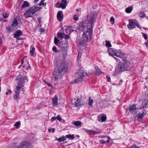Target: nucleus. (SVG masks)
I'll return each mask as SVG.
<instances>
[{
    "instance_id": "26",
    "label": "nucleus",
    "mask_w": 148,
    "mask_h": 148,
    "mask_svg": "<svg viewBox=\"0 0 148 148\" xmlns=\"http://www.w3.org/2000/svg\"><path fill=\"white\" fill-rule=\"evenodd\" d=\"M107 119L106 115L103 114L101 116V122L105 121Z\"/></svg>"
},
{
    "instance_id": "8",
    "label": "nucleus",
    "mask_w": 148,
    "mask_h": 148,
    "mask_svg": "<svg viewBox=\"0 0 148 148\" xmlns=\"http://www.w3.org/2000/svg\"><path fill=\"white\" fill-rule=\"evenodd\" d=\"M129 24L127 25V27L130 30H132L134 28V26H136L139 27V25L137 22L136 20L130 19L129 20Z\"/></svg>"
},
{
    "instance_id": "19",
    "label": "nucleus",
    "mask_w": 148,
    "mask_h": 148,
    "mask_svg": "<svg viewBox=\"0 0 148 148\" xmlns=\"http://www.w3.org/2000/svg\"><path fill=\"white\" fill-rule=\"evenodd\" d=\"M72 123L73 125H75L76 126H80L82 124V122L79 121H76L73 122Z\"/></svg>"
},
{
    "instance_id": "17",
    "label": "nucleus",
    "mask_w": 148,
    "mask_h": 148,
    "mask_svg": "<svg viewBox=\"0 0 148 148\" xmlns=\"http://www.w3.org/2000/svg\"><path fill=\"white\" fill-rule=\"evenodd\" d=\"M22 34V33L21 31L20 30H17L16 31L15 33L14 34V37L16 38H17L20 36H21Z\"/></svg>"
},
{
    "instance_id": "54",
    "label": "nucleus",
    "mask_w": 148,
    "mask_h": 148,
    "mask_svg": "<svg viewBox=\"0 0 148 148\" xmlns=\"http://www.w3.org/2000/svg\"><path fill=\"white\" fill-rule=\"evenodd\" d=\"M82 56V54L80 53H79L77 57V58H80Z\"/></svg>"
},
{
    "instance_id": "57",
    "label": "nucleus",
    "mask_w": 148,
    "mask_h": 148,
    "mask_svg": "<svg viewBox=\"0 0 148 148\" xmlns=\"http://www.w3.org/2000/svg\"><path fill=\"white\" fill-rule=\"evenodd\" d=\"M62 2L65 3H66L67 2L66 0H62Z\"/></svg>"
},
{
    "instance_id": "12",
    "label": "nucleus",
    "mask_w": 148,
    "mask_h": 148,
    "mask_svg": "<svg viewBox=\"0 0 148 148\" xmlns=\"http://www.w3.org/2000/svg\"><path fill=\"white\" fill-rule=\"evenodd\" d=\"M58 46L62 49V53L63 54V55H65L67 54L66 49L67 45L66 43L61 42L59 43Z\"/></svg>"
},
{
    "instance_id": "31",
    "label": "nucleus",
    "mask_w": 148,
    "mask_h": 148,
    "mask_svg": "<svg viewBox=\"0 0 148 148\" xmlns=\"http://www.w3.org/2000/svg\"><path fill=\"white\" fill-rule=\"evenodd\" d=\"M58 37L59 38H62L64 37L63 36L64 35V33H58Z\"/></svg>"
},
{
    "instance_id": "43",
    "label": "nucleus",
    "mask_w": 148,
    "mask_h": 148,
    "mask_svg": "<svg viewBox=\"0 0 148 148\" xmlns=\"http://www.w3.org/2000/svg\"><path fill=\"white\" fill-rule=\"evenodd\" d=\"M99 137L102 138H104L106 139L109 138L108 137L106 136H103L101 135V136H99Z\"/></svg>"
},
{
    "instance_id": "41",
    "label": "nucleus",
    "mask_w": 148,
    "mask_h": 148,
    "mask_svg": "<svg viewBox=\"0 0 148 148\" xmlns=\"http://www.w3.org/2000/svg\"><path fill=\"white\" fill-rule=\"evenodd\" d=\"M48 131L49 132H52V133H53L55 132V129L54 128H53L52 129L51 128L49 129H48Z\"/></svg>"
},
{
    "instance_id": "23",
    "label": "nucleus",
    "mask_w": 148,
    "mask_h": 148,
    "mask_svg": "<svg viewBox=\"0 0 148 148\" xmlns=\"http://www.w3.org/2000/svg\"><path fill=\"white\" fill-rule=\"evenodd\" d=\"M106 140H105V139H102L99 141L100 143L102 144H105L109 142V139H106Z\"/></svg>"
},
{
    "instance_id": "1",
    "label": "nucleus",
    "mask_w": 148,
    "mask_h": 148,
    "mask_svg": "<svg viewBox=\"0 0 148 148\" xmlns=\"http://www.w3.org/2000/svg\"><path fill=\"white\" fill-rule=\"evenodd\" d=\"M58 66V70H55L52 77V81L55 85L59 83V81L61 80L62 75L67 71L68 66L64 60L60 62Z\"/></svg>"
},
{
    "instance_id": "16",
    "label": "nucleus",
    "mask_w": 148,
    "mask_h": 148,
    "mask_svg": "<svg viewBox=\"0 0 148 148\" xmlns=\"http://www.w3.org/2000/svg\"><path fill=\"white\" fill-rule=\"evenodd\" d=\"M63 14L62 11H60L58 12L57 14V18L58 20L61 21L63 18Z\"/></svg>"
},
{
    "instance_id": "18",
    "label": "nucleus",
    "mask_w": 148,
    "mask_h": 148,
    "mask_svg": "<svg viewBox=\"0 0 148 148\" xmlns=\"http://www.w3.org/2000/svg\"><path fill=\"white\" fill-rule=\"evenodd\" d=\"M58 97L57 96L55 95L52 99L53 104L54 106H56L58 104Z\"/></svg>"
},
{
    "instance_id": "20",
    "label": "nucleus",
    "mask_w": 148,
    "mask_h": 148,
    "mask_svg": "<svg viewBox=\"0 0 148 148\" xmlns=\"http://www.w3.org/2000/svg\"><path fill=\"white\" fill-rule=\"evenodd\" d=\"M95 68L96 75H99L103 73V72L100 70L98 66H95Z\"/></svg>"
},
{
    "instance_id": "11",
    "label": "nucleus",
    "mask_w": 148,
    "mask_h": 148,
    "mask_svg": "<svg viewBox=\"0 0 148 148\" xmlns=\"http://www.w3.org/2000/svg\"><path fill=\"white\" fill-rule=\"evenodd\" d=\"M97 14L95 12H91V13L90 18L88 20L89 22L90 23V28H88L92 29V25L93 23L95 22L96 19L95 16Z\"/></svg>"
},
{
    "instance_id": "28",
    "label": "nucleus",
    "mask_w": 148,
    "mask_h": 148,
    "mask_svg": "<svg viewBox=\"0 0 148 148\" xmlns=\"http://www.w3.org/2000/svg\"><path fill=\"white\" fill-rule=\"evenodd\" d=\"M71 27L69 26H65L64 27V28L66 32V34H68L69 32V28Z\"/></svg>"
},
{
    "instance_id": "44",
    "label": "nucleus",
    "mask_w": 148,
    "mask_h": 148,
    "mask_svg": "<svg viewBox=\"0 0 148 148\" xmlns=\"http://www.w3.org/2000/svg\"><path fill=\"white\" fill-rule=\"evenodd\" d=\"M56 119H57L59 121H61L62 120V119L60 117V115H58L56 117Z\"/></svg>"
},
{
    "instance_id": "40",
    "label": "nucleus",
    "mask_w": 148,
    "mask_h": 148,
    "mask_svg": "<svg viewBox=\"0 0 148 148\" xmlns=\"http://www.w3.org/2000/svg\"><path fill=\"white\" fill-rule=\"evenodd\" d=\"M110 21H112V24H114V19L113 17H111L110 18Z\"/></svg>"
},
{
    "instance_id": "30",
    "label": "nucleus",
    "mask_w": 148,
    "mask_h": 148,
    "mask_svg": "<svg viewBox=\"0 0 148 148\" xmlns=\"http://www.w3.org/2000/svg\"><path fill=\"white\" fill-rule=\"evenodd\" d=\"M60 42L59 40L56 37H55L54 38V42L55 44L58 46L59 45V43Z\"/></svg>"
},
{
    "instance_id": "14",
    "label": "nucleus",
    "mask_w": 148,
    "mask_h": 148,
    "mask_svg": "<svg viewBox=\"0 0 148 148\" xmlns=\"http://www.w3.org/2000/svg\"><path fill=\"white\" fill-rule=\"evenodd\" d=\"M147 112H146L145 110H144L142 113H138V114H136L134 116L137 117V120L138 121H140L142 118H143L144 116L146 115Z\"/></svg>"
},
{
    "instance_id": "35",
    "label": "nucleus",
    "mask_w": 148,
    "mask_h": 148,
    "mask_svg": "<svg viewBox=\"0 0 148 148\" xmlns=\"http://www.w3.org/2000/svg\"><path fill=\"white\" fill-rule=\"evenodd\" d=\"M85 132L87 133H90V134H92L93 132V130H88L85 129Z\"/></svg>"
},
{
    "instance_id": "24",
    "label": "nucleus",
    "mask_w": 148,
    "mask_h": 148,
    "mask_svg": "<svg viewBox=\"0 0 148 148\" xmlns=\"http://www.w3.org/2000/svg\"><path fill=\"white\" fill-rule=\"evenodd\" d=\"M88 99V104L90 106L92 107L93 106L92 104L93 102V100L92 99L91 97H90Z\"/></svg>"
},
{
    "instance_id": "59",
    "label": "nucleus",
    "mask_w": 148,
    "mask_h": 148,
    "mask_svg": "<svg viewBox=\"0 0 148 148\" xmlns=\"http://www.w3.org/2000/svg\"><path fill=\"white\" fill-rule=\"evenodd\" d=\"M30 66L29 65L26 67V69L27 70H28V69H30Z\"/></svg>"
},
{
    "instance_id": "4",
    "label": "nucleus",
    "mask_w": 148,
    "mask_h": 148,
    "mask_svg": "<svg viewBox=\"0 0 148 148\" xmlns=\"http://www.w3.org/2000/svg\"><path fill=\"white\" fill-rule=\"evenodd\" d=\"M130 62L125 59H122L119 63L118 66L119 71H123L130 70Z\"/></svg>"
},
{
    "instance_id": "47",
    "label": "nucleus",
    "mask_w": 148,
    "mask_h": 148,
    "mask_svg": "<svg viewBox=\"0 0 148 148\" xmlns=\"http://www.w3.org/2000/svg\"><path fill=\"white\" fill-rule=\"evenodd\" d=\"M45 0H41L39 2L38 5H41L44 3Z\"/></svg>"
},
{
    "instance_id": "27",
    "label": "nucleus",
    "mask_w": 148,
    "mask_h": 148,
    "mask_svg": "<svg viewBox=\"0 0 148 148\" xmlns=\"http://www.w3.org/2000/svg\"><path fill=\"white\" fill-rule=\"evenodd\" d=\"M66 136L67 138H69L70 140H73L74 138V134H69L66 135Z\"/></svg>"
},
{
    "instance_id": "62",
    "label": "nucleus",
    "mask_w": 148,
    "mask_h": 148,
    "mask_svg": "<svg viewBox=\"0 0 148 148\" xmlns=\"http://www.w3.org/2000/svg\"><path fill=\"white\" fill-rule=\"evenodd\" d=\"M42 5L43 6L45 7L46 6V3H44Z\"/></svg>"
},
{
    "instance_id": "22",
    "label": "nucleus",
    "mask_w": 148,
    "mask_h": 148,
    "mask_svg": "<svg viewBox=\"0 0 148 148\" xmlns=\"http://www.w3.org/2000/svg\"><path fill=\"white\" fill-rule=\"evenodd\" d=\"M29 6V5L28 2L26 1H24L23 2V4L21 6V7L23 8H25Z\"/></svg>"
},
{
    "instance_id": "46",
    "label": "nucleus",
    "mask_w": 148,
    "mask_h": 148,
    "mask_svg": "<svg viewBox=\"0 0 148 148\" xmlns=\"http://www.w3.org/2000/svg\"><path fill=\"white\" fill-rule=\"evenodd\" d=\"M41 106L40 105H38L35 108V110L39 109L40 108Z\"/></svg>"
},
{
    "instance_id": "5",
    "label": "nucleus",
    "mask_w": 148,
    "mask_h": 148,
    "mask_svg": "<svg viewBox=\"0 0 148 148\" xmlns=\"http://www.w3.org/2000/svg\"><path fill=\"white\" fill-rule=\"evenodd\" d=\"M41 9L39 7L33 6L29 9L26 11L24 13V16L27 18L32 17L36 11Z\"/></svg>"
},
{
    "instance_id": "29",
    "label": "nucleus",
    "mask_w": 148,
    "mask_h": 148,
    "mask_svg": "<svg viewBox=\"0 0 148 148\" xmlns=\"http://www.w3.org/2000/svg\"><path fill=\"white\" fill-rule=\"evenodd\" d=\"M139 16L140 17H144L145 16L146 14L143 11H140L139 13Z\"/></svg>"
},
{
    "instance_id": "36",
    "label": "nucleus",
    "mask_w": 148,
    "mask_h": 148,
    "mask_svg": "<svg viewBox=\"0 0 148 148\" xmlns=\"http://www.w3.org/2000/svg\"><path fill=\"white\" fill-rule=\"evenodd\" d=\"M20 124V122L18 121L16 122L14 124V126L16 127L17 128H18L19 127L18 126Z\"/></svg>"
},
{
    "instance_id": "39",
    "label": "nucleus",
    "mask_w": 148,
    "mask_h": 148,
    "mask_svg": "<svg viewBox=\"0 0 148 148\" xmlns=\"http://www.w3.org/2000/svg\"><path fill=\"white\" fill-rule=\"evenodd\" d=\"M19 95H17L16 94V95H14L13 96V99L14 100H16L17 101L18 100V97Z\"/></svg>"
},
{
    "instance_id": "7",
    "label": "nucleus",
    "mask_w": 148,
    "mask_h": 148,
    "mask_svg": "<svg viewBox=\"0 0 148 148\" xmlns=\"http://www.w3.org/2000/svg\"><path fill=\"white\" fill-rule=\"evenodd\" d=\"M18 24L17 20L16 18H14L9 26L6 28L8 32H12L16 30L17 28Z\"/></svg>"
},
{
    "instance_id": "38",
    "label": "nucleus",
    "mask_w": 148,
    "mask_h": 148,
    "mask_svg": "<svg viewBox=\"0 0 148 148\" xmlns=\"http://www.w3.org/2000/svg\"><path fill=\"white\" fill-rule=\"evenodd\" d=\"M8 14L6 13H5L4 14H3V18H7L8 17Z\"/></svg>"
},
{
    "instance_id": "51",
    "label": "nucleus",
    "mask_w": 148,
    "mask_h": 148,
    "mask_svg": "<svg viewBox=\"0 0 148 148\" xmlns=\"http://www.w3.org/2000/svg\"><path fill=\"white\" fill-rule=\"evenodd\" d=\"M56 117H53L51 119V122L53 121L56 120Z\"/></svg>"
},
{
    "instance_id": "48",
    "label": "nucleus",
    "mask_w": 148,
    "mask_h": 148,
    "mask_svg": "<svg viewBox=\"0 0 148 148\" xmlns=\"http://www.w3.org/2000/svg\"><path fill=\"white\" fill-rule=\"evenodd\" d=\"M45 83L46 84L49 86L51 87H53V86L50 83H46L45 82Z\"/></svg>"
},
{
    "instance_id": "49",
    "label": "nucleus",
    "mask_w": 148,
    "mask_h": 148,
    "mask_svg": "<svg viewBox=\"0 0 148 148\" xmlns=\"http://www.w3.org/2000/svg\"><path fill=\"white\" fill-rule=\"evenodd\" d=\"M73 29H70L69 28V32L68 34L69 35H70L71 34V33L73 32Z\"/></svg>"
},
{
    "instance_id": "50",
    "label": "nucleus",
    "mask_w": 148,
    "mask_h": 148,
    "mask_svg": "<svg viewBox=\"0 0 148 148\" xmlns=\"http://www.w3.org/2000/svg\"><path fill=\"white\" fill-rule=\"evenodd\" d=\"M76 16V15H74V17L73 18V19L75 21H77L78 19L79 18L78 17Z\"/></svg>"
},
{
    "instance_id": "45",
    "label": "nucleus",
    "mask_w": 148,
    "mask_h": 148,
    "mask_svg": "<svg viewBox=\"0 0 148 148\" xmlns=\"http://www.w3.org/2000/svg\"><path fill=\"white\" fill-rule=\"evenodd\" d=\"M64 38L65 39H68L70 38V36L68 35H66L64 34Z\"/></svg>"
},
{
    "instance_id": "64",
    "label": "nucleus",
    "mask_w": 148,
    "mask_h": 148,
    "mask_svg": "<svg viewBox=\"0 0 148 148\" xmlns=\"http://www.w3.org/2000/svg\"><path fill=\"white\" fill-rule=\"evenodd\" d=\"M8 92L9 93H10V92H11V90H10L8 89Z\"/></svg>"
},
{
    "instance_id": "13",
    "label": "nucleus",
    "mask_w": 148,
    "mask_h": 148,
    "mask_svg": "<svg viewBox=\"0 0 148 148\" xmlns=\"http://www.w3.org/2000/svg\"><path fill=\"white\" fill-rule=\"evenodd\" d=\"M31 147V144L29 142H22L18 145V148H28Z\"/></svg>"
},
{
    "instance_id": "10",
    "label": "nucleus",
    "mask_w": 148,
    "mask_h": 148,
    "mask_svg": "<svg viewBox=\"0 0 148 148\" xmlns=\"http://www.w3.org/2000/svg\"><path fill=\"white\" fill-rule=\"evenodd\" d=\"M139 109L140 108L138 107L137 104L134 103L130 106L129 110L131 113L134 114L135 115L136 114Z\"/></svg>"
},
{
    "instance_id": "2",
    "label": "nucleus",
    "mask_w": 148,
    "mask_h": 148,
    "mask_svg": "<svg viewBox=\"0 0 148 148\" xmlns=\"http://www.w3.org/2000/svg\"><path fill=\"white\" fill-rule=\"evenodd\" d=\"M82 27L84 32L83 34V38L80 40L79 44L82 46H84L88 40H90L91 39L92 31V29L89 28L88 26L85 25V24H82Z\"/></svg>"
},
{
    "instance_id": "33",
    "label": "nucleus",
    "mask_w": 148,
    "mask_h": 148,
    "mask_svg": "<svg viewBox=\"0 0 148 148\" xmlns=\"http://www.w3.org/2000/svg\"><path fill=\"white\" fill-rule=\"evenodd\" d=\"M66 3H61L60 4V8H61L62 9L65 8L66 6Z\"/></svg>"
},
{
    "instance_id": "53",
    "label": "nucleus",
    "mask_w": 148,
    "mask_h": 148,
    "mask_svg": "<svg viewBox=\"0 0 148 148\" xmlns=\"http://www.w3.org/2000/svg\"><path fill=\"white\" fill-rule=\"evenodd\" d=\"M99 132L97 131H94L93 130V132L92 134L94 135L95 134H99Z\"/></svg>"
},
{
    "instance_id": "55",
    "label": "nucleus",
    "mask_w": 148,
    "mask_h": 148,
    "mask_svg": "<svg viewBox=\"0 0 148 148\" xmlns=\"http://www.w3.org/2000/svg\"><path fill=\"white\" fill-rule=\"evenodd\" d=\"M39 31L40 32H43L44 31V29L43 28H40L39 29Z\"/></svg>"
},
{
    "instance_id": "63",
    "label": "nucleus",
    "mask_w": 148,
    "mask_h": 148,
    "mask_svg": "<svg viewBox=\"0 0 148 148\" xmlns=\"http://www.w3.org/2000/svg\"><path fill=\"white\" fill-rule=\"evenodd\" d=\"M23 59L21 62V64H23V63L24 62H23Z\"/></svg>"
},
{
    "instance_id": "9",
    "label": "nucleus",
    "mask_w": 148,
    "mask_h": 148,
    "mask_svg": "<svg viewBox=\"0 0 148 148\" xmlns=\"http://www.w3.org/2000/svg\"><path fill=\"white\" fill-rule=\"evenodd\" d=\"M109 54L112 56H115L120 57H122L123 55L120 52L117 51H116L112 48H110L108 49Z\"/></svg>"
},
{
    "instance_id": "6",
    "label": "nucleus",
    "mask_w": 148,
    "mask_h": 148,
    "mask_svg": "<svg viewBox=\"0 0 148 148\" xmlns=\"http://www.w3.org/2000/svg\"><path fill=\"white\" fill-rule=\"evenodd\" d=\"M77 77L74 81V83L80 82L83 80L84 77L88 75L87 73L84 71L79 70L77 73Z\"/></svg>"
},
{
    "instance_id": "3",
    "label": "nucleus",
    "mask_w": 148,
    "mask_h": 148,
    "mask_svg": "<svg viewBox=\"0 0 148 148\" xmlns=\"http://www.w3.org/2000/svg\"><path fill=\"white\" fill-rule=\"evenodd\" d=\"M17 79L18 80V85L16 86L14 91L16 94L19 95L20 88L24 86L25 82V80H26L27 81L28 80L25 76H22L21 75L18 76Z\"/></svg>"
},
{
    "instance_id": "34",
    "label": "nucleus",
    "mask_w": 148,
    "mask_h": 148,
    "mask_svg": "<svg viewBox=\"0 0 148 148\" xmlns=\"http://www.w3.org/2000/svg\"><path fill=\"white\" fill-rule=\"evenodd\" d=\"M106 46L107 47H111L112 45L110 44V42L109 41H106Z\"/></svg>"
},
{
    "instance_id": "25",
    "label": "nucleus",
    "mask_w": 148,
    "mask_h": 148,
    "mask_svg": "<svg viewBox=\"0 0 148 148\" xmlns=\"http://www.w3.org/2000/svg\"><path fill=\"white\" fill-rule=\"evenodd\" d=\"M66 136H62V137H60L58 139V140L59 142H61L65 141L66 140Z\"/></svg>"
},
{
    "instance_id": "58",
    "label": "nucleus",
    "mask_w": 148,
    "mask_h": 148,
    "mask_svg": "<svg viewBox=\"0 0 148 148\" xmlns=\"http://www.w3.org/2000/svg\"><path fill=\"white\" fill-rule=\"evenodd\" d=\"M16 39H17V41H18L19 40H23V38L21 37H18L17 38H16Z\"/></svg>"
},
{
    "instance_id": "56",
    "label": "nucleus",
    "mask_w": 148,
    "mask_h": 148,
    "mask_svg": "<svg viewBox=\"0 0 148 148\" xmlns=\"http://www.w3.org/2000/svg\"><path fill=\"white\" fill-rule=\"evenodd\" d=\"M145 44L147 48H148V42L146 41L145 43Z\"/></svg>"
},
{
    "instance_id": "37",
    "label": "nucleus",
    "mask_w": 148,
    "mask_h": 148,
    "mask_svg": "<svg viewBox=\"0 0 148 148\" xmlns=\"http://www.w3.org/2000/svg\"><path fill=\"white\" fill-rule=\"evenodd\" d=\"M52 49L55 53H58L59 51L58 50H57L56 47L55 46L53 47Z\"/></svg>"
},
{
    "instance_id": "21",
    "label": "nucleus",
    "mask_w": 148,
    "mask_h": 148,
    "mask_svg": "<svg viewBox=\"0 0 148 148\" xmlns=\"http://www.w3.org/2000/svg\"><path fill=\"white\" fill-rule=\"evenodd\" d=\"M133 7L131 6H130L128 8H126L125 10V12L127 13H131Z\"/></svg>"
},
{
    "instance_id": "42",
    "label": "nucleus",
    "mask_w": 148,
    "mask_h": 148,
    "mask_svg": "<svg viewBox=\"0 0 148 148\" xmlns=\"http://www.w3.org/2000/svg\"><path fill=\"white\" fill-rule=\"evenodd\" d=\"M142 35L145 40H147V35L144 33H142Z\"/></svg>"
},
{
    "instance_id": "52",
    "label": "nucleus",
    "mask_w": 148,
    "mask_h": 148,
    "mask_svg": "<svg viewBox=\"0 0 148 148\" xmlns=\"http://www.w3.org/2000/svg\"><path fill=\"white\" fill-rule=\"evenodd\" d=\"M106 78L107 79V81L108 82H110L111 81L110 77L107 76H106Z\"/></svg>"
},
{
    "instance_id": "32",
    "label": "nucleus",
    "mask_w": 148,
    "mask_h": 148,
    "mask_svg": "<svg viewBox=\"0 0 148 148\" xmlns=\"http://www.w3.org/2000/svg\"><path fill=\"white\" fill-rule=\"evenodd\" d=\"M35 49L34 47H32L31 49L30 50V53L31 54V56H32L34 54Z\"/></svg>"
},
{
    "instance_id": "15",
    "label": "nucleus",
    "mask_w": 148,
    "mask_h": 148,
    "mask_svg": "<svg viewBox=\"0 0 148 148\" xmlns=\"http://www.w3.org/2000/svg\"><path fill=\"white\" fill-rule=\"evenodd\" d=\"M74 104L75 106H79L83 105V102L81 100L77 98H75L74 99Z\"/></svg>"
},
{
    "instance_id": "60",
    "label": "nucleus",
    "mask_w": 148,
    "mask_h": 148,
    "mask_svg": "<svg viewBox=\"0 0 148 148\" xmlns=\"http://www.w3.org/2000/svg\"><path fill=\"white\" fill-rule=\"evenodd\" d=\"M39 0H34V3H36Z\"/></svg>"
},
{
    "instance_id": "61",
    "label": "nucleus",
    "mask_w": 148,
    "mask_h": 148,
    "mask_svg": "<svg viewBox=\"0 0 148 148\" xmlns=\"http://www.w3.org/2000/svg\"><path fill=\"white\" fill-rule=\"evenodd\" d=\"M37 19L38 20L39 23H40V18H38Z\"/></svg>"
}]
</instances>
